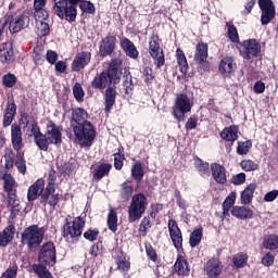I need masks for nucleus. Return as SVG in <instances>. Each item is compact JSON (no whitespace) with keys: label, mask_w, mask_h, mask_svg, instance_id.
Returning <instances> with one entry per match:
<instances>
[{"label":"nucleus","mask_w":278,"mask_h":278,"mask_svg":"<svg viewBox=\"0 0 278 278\" xmlns=\"http://www.w3.org/2000/svg\"><path fill=\"white\" fill-rule=\"evenodd\" d=\"M194 106V101L188 97L186 93H178L176 96L172 114L181 123V121H186V114L192 112V108Z\"/></svg>","instance_id":"nucleus-1"},{"label":"nucleus","mask_w":278,"mask_h":278,"mask_svg":"<svg viewBox=\"0 0 278 278\" xmlns=\"http://www.w3.org/2000/svg\"><path fill=\"white\" fill-rule=\"evenodd\" d=\"M45 227L29 226L22 233V244L28 249H38V245L42 244V240H45Z\"/></svg>","instance_id":"nucleus-2"},{"label":"nucleus","mask_w":278,"mask_h":278,"mask_svg":"<svg viewBox=\"0 0 278 278\" xmlns=\"http://www.w3.org/2000/svg\"><path fill=\"white\" fill-rule=\"evenodd\" d=\"M49 144H62V130L53 123L47 125V132L38 139V148L41 151H48Z\"/></svg>","instance_id":"nucleus-3"},{"label":"nucleus","mask_w":278,"mask_h":278,"mask_svg":"<svg viewBox=\"0 0 278 278\" xmlns=\"http://www.w3.org/2000/svg\"><path fill=\"white\" fill-rule=\"evenodd\" d=\"M147 205H149V202L147 201V195H144L143 193L135 194L128 207L129 223H135V220H139V218H142V215L147 211Z\"/></svg>","instance_id":"nucleus-4"},{"label":"nucleus","mask_w":278,"mask_h":278,"mask_svg":"<svg viewBox=\"0 0 278 278\" xmlns=\"http://www.w3.org/2000/svg\"><path fill=\"white\" fill-rule=\"evenodd\" d=\"M75 135V140L81 147H88L92 144V140L97 138V131H94V126L90 122L81 124L80 126H75L72 128Z\"/></svg>","instance_id":"nucleus-5"},{"label":"nucleus","mask_w":278,"mask_h":278,"mask_svg":"<svg viewBox=\"0 0 278 278\" xmlns=\"http://www.w3.org/2000/svg\"><path fill=\"white\" fill-rule=\"evenodd\" d=\"M53 10L59 18H65L68 23H73L77 18V9L74 5H68V0H54Z\"/></svg>","instance_id":"nucleus-6"},{"label":"nucleus","mask_w":278,"mask_h":278,"mask_svg":"<svg viewBox=\"0 0 278 278\" xmlns=\"http://www.w3.org/2000/svg\"><path fill=\"white\" fill-rule=\"evenodd\" d=\"M86 227V222L81 217H75L63 226L64 238H79Z\"/></svg>","instance_id":"nucleus-7"},{"label":"nucleus","mask_w":278,"mask_h":278,"mask_svg":"<svg viewBox=\"0 0 278 278\" xmlns=\"http://www.w3.org/2000/svg\"><path fill=\"white\" fill-rule=\"evenodd\" d=\"M239 51L244 60H251V58L260 56V53H262V46L257 40L249 39L241 43Z\"/></svg>","instance_id":"nucleus-8"},{"label":"nucleus","mask_w":278,"mask_h":278,"mask_svg":"<svg viewBox=\"0 0 278 278\" xmlns=\"http://www.w3.org/2000/svg\"><path fill=\"white\" fill-rule=\"evenodd\" d=\"M55 181L50 180L45 191L41 193L42 203H48L50 207H55L60 203V193H55Z\"/></svg>","instance_id":"nucleus-9"},{"label":"nucleus","mask_w":278,"mask_h":278,"mask_svg":"<svg viewBox=\"0 0 278 278\" xmlns=\"http://www.w3.org/2000/svg\"><path fill=\"white\" fill-rule=\"evenodd\" d=\"M55 260V244H53V242L45 243L39 252V261L42 264H51V266H53Z\"/></svg>","instance_id":"nucleus-10"},{"label":"nucleus","mask_w":278,"mask_h":278,"mask_svg":"<svg viewBox=\"0 0 278 278\" xmlns=\"http://www.w3.org/2000/svg\"><path fill=\"white\" fill-rule=\"evenodd\" d=\"M194 62H197L203 71H210V62H207V43L199 42L197 45Z\"/></svg>","instance_id":"nucleus-11"},{"label":"nucleus","mask_w":278,"mask_h":278,"mask_svg":"<svg viewBox=\"0 0 278 278\" xmlns=\"http://www.w3.org/2000/svg\"><path fill=\"white\" fill-rule=\"evenodd\" d=\"M258 5L262 10V24L268 25L275 17V5H273V0H258Z\"/></svg>","instance_id":"nucleus-12"},{"label":"nucleus","mask_w":278,"mask_h":278,"mask_svg":"<svg viewBox=\"0 0 278 278\" xmlns=\"http://www.w3.org/2000/svg\"><path fill=\"white\" fill-rule=\"evenodd\" d=\"M29 15L27 13H23L10 22L9 29L12 34H18V31L27 29V27H29Z\"/></svg>","instance_id":"nucleus-13"},{"label":"nucleus","mask_w":278,"mask_h":278,"mask_svg":"<svg viewBox=\"0 0 278 278\" xmlns=\"http://www.w3.org/2000/svg\"><path fill=\"white\" fill-rule=\"evenodd\" d=\"M149 53L151 58H153L154 64L157 66V68H161V66H164V51L160 48V43L155 39L150 40V48Z\"/></svg>","instance_id":"nucleus-14"},{"label":"nucleus","mask_w":278,"mask_h":278,"mask_svg":"<svg viewBox=\"0 0 278 278\" xmlns=\"http://www.w3.org/2000/svg\"><path fill=\"white\" fill-rule=\"evenodd\" d=\"M168 231H169L170 239L174 242V247L176 249H181L184 244V239L181 237V230L179 229V226H177V222L169 219Z\"/></svg>","instance_id":"nucleus-15"},{"label":"nucleus","mask_w":278,"mask_h":278,"mask_svg":"<svg viewBox=\"0 0 278 278\" xmlns=\"http://www.w3.org/2000/svg\"><path fill=\"white\" fill-rule=\"evenodd\" d=\"M205 273L208 278H218L223 273V263L218 258H211L206 262Z\"/></svg>","instance_id":"nucleus-16"},{"label":"nucleus","mask_w":278,"mask_h":278,"mask_svg":"<svg viewBox=\"0 0 278 278\" xmlns=\"http://www.w3.org/2000/svg\"><path fill=\"white\" fill-rule=\"evenodd\" d=\"M123 63L121 60L112 61L106 75H109V79L113 84H118L121 81V76L123 75Z\"/></svg>","instance_id":"nucleus-17"},{"label":"nucleus","mask_w":278,"mask_h":278,"mask_svg":"<svg viewBox=\"0 0 278 278\" xmlns=\"http://www.w3.org/2000/svg\"><path fill=\"white\" fill-rule=\"evenodd\" d=\"M91 54L90 52H79L74 58V61L72 63V71L79 72L81 68H86L88 64H90Z\"/></svg>","instance_id":"nucleus-18"},{"label":"nucleus","mask_w":278,"mask_h":278,"mask_svg":"<svg viewBox=\"0 0 278 278\" xmlns=\"http://www.w3.org/2000/svg\"><path fill=\"white\" fill-rule=\"evenodd\" d=\"M114 49H116V36L108 35L100 43V54L102 56L110 55Z\"/></svg>","instance_id":"nucleus-19"},{"label":"nucleus","mask_w":278,"mask_h":278,"mask_svg":"<svg viewBox=\"0 0 278 278\" xmlns=\"http://www.w3.org/2000/svg\"><path fill=\"white\" fill-rule=\"evenodd\" d=\"M11 141L15 151H21L23 149V131L16 124H12L11 126Z\"/></svg>","instance_id":"nucleus-20"},{"label":"nucleus","mask_w":278,"mask_h":278,"mask_svg":"<svg viewBox=\"0 0 278 278\" xmlns=\"http://www.w3.org/2000/svg\"><path fill=\"white\" fill-rule=\"evenodd\" d=\"M45 190V179H38L29 188L27 192L28 201H36L43 193Z\"/></svg>","instance_id":"nucleus-21"},{"label":"nucleus","mask_w":278,"mask_h":278,"mask_svg":"<svg viewBox=\"0 0 278 278\" xmlns=\"http://www.w3.org/2000/svg\"><path fill=\"white\" fill-rule=\"evenodd\" d=\"M119 45L126 55H128V58H131L132 60H138L139 52L136 48V45H134L131 40H129L127 37H123L119 40Z\"/></svg>","instance_id":"nucleus-22"},{"label":"nucleus","mask_w":278,"mask_h":278,"mask_svg":"<svg viewBox=\"0 0 278 278\" xmlns=\"http://www.w3.org/2000/svg\"><path fill=\"white\" fill-rule=\"evenodd\" d=\"M88 123V112L84 109H76L72 113L71 125L73 127H79L84 124Z\"/></svg>","instance_id":"nucleus-23"},{"label":"nucleus","mask_w":278,"mask_h":278,"mask_svg":"<svg viewBox=\"0 0 278 278\" xmlns=\"http://www.w3.org/2000/svg\"><path fill=\"white\" fill-rule=\"evenodd\" d=\"M211 170L213 175V179H215L216 184H227V170L223 165L213 163L211 165Z\"/></svg>","instance_id":"nucleus-24"},{"label":"nucleus","mask_w":278,"mask_h":278,"mask_svg":"<svg viewBox=\"0 0 278 278\" xmlns=\"http://www.w3.org/2000/svg\"><path fill=\"white\" fill-rule=\"evenodd\" d=\"M236 71V63L233 62V58L231 56H225L219 62V73L220 75H224V77H229L231 73Z\"/></svg>","instance_id":"nucleus-25"},{"label":"nucleus","mask_w":278,"mask_h":278,"mask_svg":"<svg viewBox=\"0 0 278 278\" xmlns=\"http://www.w3.org/2000/svg\"><path fill=\"white\" fill-rule=\"evenodd\" d=\"M14 233H16L14 225L4 228V230L0 232V247H8V244L14 240Z\"/></svg>","instance_id":"nucleus-26"},{"label":"nucleus","mask_w":278,"mask_h":278,"mask_svg":"<svg viewBox=\"0 0 278 278\" xmlns=\"http://www.w3.org/2000/svg\"><path fill=\"white\" fill-rule=\"evenodd\" d=\"M13 58H14V50L12 48V43L10 42L2 43L0 46V62L2 63L12 62Z\"/></svg>","instance_id":"nucleus-27"},{"label":"nucleus","mask_w":278,"mask_h":278,"mask_svg":"<svg viewBox=\"0 0 278 278\" xmlns=\"http://www.w3.org/2000/svg\"><path fill=\"white\" fill-rule=\"evenodd\" d=\"M112 84L110 81V75H108V72H102L100 75H97L91 83L92 88H98L99 90H103L108 88Z\"/></svg>","instance_id":"nucleus-28"},{"label":"nucleus","mask_w":278,"mask_h":278,"mask_svg":"<svg viewBox=\"0 0 278 278\" xmlns=\"http://www.w3.org/2000/svg\"><path fill=\"white\" fill-rule=\"evenodd\" d=\"M232 216L240 220H247V218H253V211L245 206H233L231 210Z\"/></svg>","instance_id":"nucleus-29"},{"label":"nucleus","mask_w":278,"mask_h":278,"mask_svg":"<svg viewBox=\"0 0 278 278\" xmlns=\"http://www.w3.org/2000/svg\"><path fill=\"white\" fill-rule=\"evenodd\" d=\"M26 134L31 138L34 136L35 142L38 147V140H40V136H42V132H40V128L38 127V123L36 121L30 119L26 123Z\"/></svg>","instance_id":"nucleus-30"},{"label":"nucleus","mask_w":278,"mask_h":278,"mask_svg":"<svg viewBox=\"0 0 278 278\" xmlns=\"http://www.w3.org/2000/svg\"><path fill=\"white\" fill-rule=\"evenodd\" d=\"M256 188H257V185L255 182H252L241 192L242 205H249V203L253 201V194H255Z\"/></svg>","instance_id":"nucleus-31"},{"label":"nucleus","mask_w":278,"mask_h":278,"mask_svg":"<svg viewBox=\"0 0 278 278\" xmlns=\"http://www.w3.org/2000/svg\"><path fill=\"white\" fill-rule=\"evenodd\" d=\"M114 103H116V89L108 88L105 91V112L110 114L112 112V108H114Z\"/></svg>","instance_id":"nucleus-32"},{"label":"nucleus","mask_w":278,"mask_h":278,"mask_svg":"<svg viewBox=\"0 0 278 278\" xmlns=\"http://www.w3.org/2000/svg\"><path fill=\"white\" fill-rule=\"evenodd\" d=\"M0 179L3 180V188L8 193L16 192V180H14V177L5 173L0 174Z\"/></svg>","instance_id":"nucleus-33"},{"label":"nucleus","mask_w":278,"mask_h":278,"mask_svg":"<svg viewBox=\"0 0 278 278\" xmlns=\"http://www.w3.org/2000/svg\"><path fill=\"white\" fill-rule=\"evenodd\" d=\"M174 268L178 275H190V267H188V262L181 255L177 257Z\"/></svg>","instance_id":"nucleus-34"},{"label":"nucleus","mask_w":278,"mask_h":278,"mask_svg":"<svg viewBox=\"0 0 278 278\" xmlns=\"http://www.w3.org/2000/svg\"><path fill=\"white\" fill-rule=\"evenodd\" d=\"M220 136L223 140H227V142H236L238 140V128L236 126L226 127Z\"/></svg>","instance_id":"nucleus-35"},{"label":"nucleus","mask_w":278,"mask_h":278,"mask_svg":"<svg viewBox=\"0 0 278 278\" xmlns=\"http://www.w3.org/2000/svg\"><path fill=\"white\" fill-rule=\"evenodd\" d=\"M15 114H16V104L13 102L8 103L5 114H4V119H3L4 127H9V125H12V121H14Z\"/></svg>","instance_id":"nucleus-36"},{"label":"nucleus","mask_w":278,"mask_h":278,"mask_svg":"<svg viewBox=\"0 0 278 278\" xmlns=\"http://www.w3.org/2000/svg\"><path fill=\"white\" fill-rule=\"evenodd\" d=\"M4 205L12 210V212H16L18 211V205H21V202L18 201V199H16V194L14 192H10L4 199Z\"/></svg>","instance_id":"nucleus-37"},{"label":"nucleus","mask_w":278,"mask_h":278,"mask_svg":"<svg viewBox=\"0 0 278 278\" xmlns=\"http://www.w3.org/2000/svg\"><path fill=\"white\" fill-rule=\"evenodd\" d=\"M108 227L110 231H115L118 229V215L114 208H111L108 215Z\"/></svg>","instance_id":"nucleus-38"},{"label":"nucleus","mask_w":278,"mask_h":278,"mask_svg":"<svg viewBox=\"0 0 278 278\" xmlns=\"http://www.w3.org/2000/svg\"><path fill=\"white\" fill-rule=\"evenodd\" d=\"M264 249H269L270 251H275V249H278V236L275 233H271L264 238L263 241Z\"/></svg>","instance_id":"nucleus-39"},{"label":"nucleus","mask_w":278,"mask_h":278,"mask_svg":"<svg viewBox=\"0 0 278 278\" xmlns=\"http://www.w3.org/2000/svg\"><path fill=\"white\" fill-rule=\"evenodd\" d=\"M111 169H112V165L101 164L94 169L93 178L99 181V179H103L105 175H109Z\"/></svg>","instance_id":"nucleus-40"},{"label":"nucleus","mask_w":278,"mask_h":278,"mask_svg":"<svg viewBox=\"0 0 278 278\" xmlns=\"http://www.w3.org/2000/svg\"><path fill=\"white\" fill-rule=\"evenodd\" d=\"M176 58H177L178 65L180 66L181 73L186 75V73H188V60H186V54L181 49H177Z\"/></svg>","instance_id":"nucleus-41"},{"label":"nucleus","mask_w":278,"mask_h":278,"mask_svg":"<svg viewBox=\"0 0 278 278\" xmlns=\"http://www.w3.org/2000/svg\"><path fill=\"white\" fill-rule=\"evenodd\" d=\"M131 177L135 178L137 181H142L144 177V170H142V163L136 162L131 166Z\"/></svg>","instance_id":"nucleus-42"},{"label":"nucleus","mask_w":278,"mask_h":278,"mask_svg":"<svg viewBox=\"0 0 278 278\" xmlns=\"http://www.w3.org/2000/svg\"><path fill=\"white\" fill-rule=\"evenodd\" d=\"M236 197H237V193L232 191L225 199V201L223 202L224 214H229V210H231V207H233V205L236 204Z\"/></svg>","instance_id":"nucleus-43"},{"label":"nucleus","mask_w":278,"mask_h":278,"mask_svg":"<svg viewBox=\"0 0 278 278\" xmlns=\"http://www.w3.org/2000/svg\"><path fill=\"white\" fill-rule=\"evenodd\" d=\"M201 238H203V228H198L193 230L189 239L190 247H198V244L201 243Z\"/></svg>","instance_id":"nucleus-44"},{"label":"nucleus","mask_w":278,"mask_h":278,"mask_svg":"<svg viewBox=\"0 0 278 278\" xmlns=\"http://www.w3.org/2000/svg\"><path fill=\"white\" fill-rule=\"evenodd\" d=\"M23 151H17L15 166L17 167L18 172L25 175L27 172V165L25 164V159L23 157Z\"/></svg>","instance_id":"nucleus-45"},{"label":"nucleus","mask_w":278,"mask_h":278,"mask_svg":"<svg viewBox=\"0 0 278 278\" xmlns=\"http://www.w3.org/2000/svg\"><path fill=\"white\" fill-rule=\"evenodd\" d=\"M33 270L40 278H53V275H51V271H49V269H47V267L42 265H38V264L33 265Z\"/></svg>","instance_id":"nucleus-46"},{"label":"nucleus","mask_w":278,"mask_h":278,"mask_svg":"<svg viewBox=\"0 0 278 278\" xmlns=\"http://www.w3.org/2000/svg\"><path fill=\"white\" fill-rule=\"evenodd\" d=\"M226 26L228 27V38L231 40V42H238L240 40L238 37V29L233 23L228 22Z\"/></svg>","instance_id":"nucleus-47"},{"label":"nucleus","mask_w":278,"mask_h":278,"mask_svg":"<svg viewBox=\"0 0 278 278\" xmlns=\"http://www.w3.org/2000/svg\"><path fill=\"white\" fill-rule=\"evenodd\" d=\"M253 147V143L251 141H239L238 142V148H237V153L239 155H247L249 153V150Z\"/></svg>","instance_id":"nucleus-48"},{"label":"nucleus","mask_w":278,"mask_h":278,"mask_svg":"<svg viewBox=\"0 0 278 278\" xmlns=\"http://www.w3.org/2000/svg\"><path fill=\"white\" fill-rule=\"evenodd\" d=\"M247 260H249V256L244 253L236 254L232 258V262L237 268H242L247 264Z\"/></svg>","instance_id":"nucleus-49"},{"label":"nucleus","mask_w":278,"mask_h":278,"mask_svg":"<svg viewBox=\"0 0 278 278\" xmlns=\"http://www.w3.org/2000/svg\"><path fill=\"white\" fill-rule=\"evenodd\" d=\"M151 229V217H144L139 226V235L147 236V231Z\"/></svg>","instance_id":"nucleus-50"},{"label":"nucleus","mask_w":278,"mask_h":278,"mask_svg":"<svg viewBox=\"0 0 278 278\" xmlns=\"http://www.w3.org/2000/svg\"><path fill=\"white\" fill-rule=\"evenodd\" d=\"M33 58H34L36 64H40V62H42L45 60V49L42 48V46H37L34 49Z\"/></svg>","instance_id":"nucleus-51"},{"label":"nucleus","mask_w":278,"mask_h":278,"mask_svg":"<svg viewBox=\"0 0 278 278\" xmlns=\"http://www.w3.org/2000/svg\"><path fill=\"white\" fill-rule=\"evenodd\" d=\"M240 165H241V168L248 173L251 170H257V168H258L257 163H255L251 160H243V161H241Z\"/></svg>","instance_id":"nucleus-52"},{"label":"nucleus","mask_w":278,"mask_h":278,"mask_svg":"<svg viewBox=\"0 0 278 278\" xmlns=\"http://www.w3.org/2000/svg\"><path fill=\"white\" fill-rule=\"evenodd\" d=\"M35 21L36 23L40 22H46L49 18V13L45 9H36L35 13Z\"/></svg>","instance_id":"nucleus-53"},{"label":"nucleus","mask_w":278,"mask_h":278,"mask_svg":"<svg viewBox=\"0 0 278 278\" xmlns=\"http://www.w3.org/2000/svg\"><path fill=\"white\" fill-rule=\"evenodd\" d=\"M36 29L39 36H47L49 34V24L47 22H36Z\"/></svg>","instance_id":"nucleus-54"},{"label":"nucleus","mask_w":278,"mask_h":278,"mask_svg":"<svg viewBox=\"0 0 278 278\" xmlns=\"http://www.w3.org/2000/svg\"><path fill=\"white\" fill-rule=\"evenodd\" d=\"M16 275H18V266L13 265L10 266L0 278H16Z\"/></svg>","instance_id":"nucleus-55"},{"label":"nucleus","mask_w":278,"mask_h":278,"mask_svg":"<svg viewBox=\"0 0 278 278\" xmlns=\"http://www.w3.org/2000/svg\"><path fill=\"white\" fill-rule=\"evenodd\" d=\"M73 93L76 99V101H84V89L81 88V85L79 83H76L73 87Z\"/></svg>","instance_id":"nucleus-56"},{"label":"nucleus","mask_w":278,"mask_h":278,"mask_svg":"<svg viewBox=\"0 0 278 278\" xmlns=\"http://www.w3.org/2000/svg\"><path fill=\"white\" fill-rule=\"evenodd\" d=\"M245 181H247V174L244 173L237 174L231 178V184H233L235 186H242V184H244Z\"/></svg>","instance_id":"nucleus-57"},{"label":"nucleus","mask_w":278,"mask_h":278,"mask_svg":"<svg viewBox=\"0 0 278 278\" xmlns=\"http://www.w3.org/2000/svg\"><path fill=\"white\" fill-rule=\"evenodd\" d=\"M84 238H86V240H90V242H94V240L99 238V230L88 229L87 231L84 232Z\"/></svg>","instance_id":"nucleus-58"},{"label":"nucleus","mask_w":278,"mask_h":278,"mask_svg":"<svg viewBox=\"0 0 278 278\" xmlns=\"http://www.w3.org/2000/svg\"><path fill=\"white\" fill-rule=\"evenodd\" d=\"M16 84V76L14 74H8L3 76V85L7 88H12Z\"/></svg>","instance_id":"nucleus-59"},{"label":"nucleus","mask_w":278,"mask_h":278,"mask_svg":"<svg viewBox=\"0 0 278 278\" xmlns=\"http://www.w3.org/2000/svg\"><path fill=\"white\" fill-rule=\"evenodd\" d=\"M123 162H125V155L121 153L114 154V166L116 170H121L123 168Z\"/></svg>","instance_id":"nucleus-60"},{"label":"nucleus","mask_w":278,"mask_h":278,"mask_svg":"<svg viewBox=\"0 0 278 278\" xmlns=\"http://www.w3.org/2000/svg\"><path fill=\"white\" fill-rule=\"evenodd\" d=\"M195 168H198V170H200V173H207V170H210V164L201 161V159H197L195 160Z\"/></svg>","instance_id":"nucleus-61"},{"label":"nucleus","mask_w":278,"mask_h":278,"mask_svg":"<svg viewBox=\"0 0 278 278\" xmlns=\"http://www.w3.org/2000/svg\"><path fill=\"white\" fill-rule=\"evenodd\" d=\"M262 264L264 266H273L275 264V255L270 252L266 253L262 258Z\"/></svg>","instance_id":"nucleus-62"},{"label":"nucleus","mask_w":278,"mask_h":278,"mask_svg":"<svg viewBox=\"0 0 278 278\" xmlns=\"http://www.w3.org/2000/svg\"><path fill=\"white\" fill-rule=\"evenodd\" d=\"M131 264L126 258H119L117 261L118 270H123L124 273L129 270Z\"/></svg>","instance_id":"nucleus-63"},{"label":"nucleus","mask_w":278,"mask_h":278,"mask_svg":"<svg viewBox=\"0 0 278 278\" xmlns=\"http://www.w3.org/2000/svg\"><path fill=\"white\" fill-rule=\"evenodd\" d=\"M277 197H278V190H273L265 194L264 201H265V203H271V201H275V199H277Z\"/></svg>","instance_id":"nucleus-64"}]
</instances>
